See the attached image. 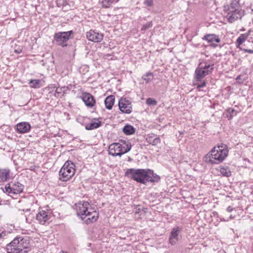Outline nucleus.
<instances>
[{"label": "nucleus", "instance_id": "nucleus-13", "mask_svg": "<svg viewBox=\"0 0 253 253\" xmlns=\"http://www.w3.org/2000/svg\"><path fill=\"white\" fill-rule=\"evenodd\" d=\"M86 38L91 42H101L104 38L103 34L96 32L94 30H90L86 34Z\"/></svg>", "mask_w": 253, "mask_h": 253}, {"label": "nucleus", "instance_id": "nucleus-28", "mask_svg": "<svg viewBox=\"0 0 253 253\" xmlns=\"http://www.w3.org/2000/svg\"><path fill=\"white\" fill-rule=\"evenodd\" d=\"M41 81L40 80H31L29 82L31 87L38 88L41 87Z\"/></svg>", "mask_w": 253, "mask_h": 253}, {"label": "nucleus", "instance_id": "nucleus-17", "mask_svg": "<svg viewBox=\"0 0 253 253\" xmlns=\"http://www.w3.org/2000/svg\"><path fill=\"white\" fill-rule=\"evenodd\" d=\"M203 39L211 43V45L214 47L217 46L216 44L214 43V42L219 43L220 42L218 36L215 34H207L204 37Z\"/></svg>", "mask_w": 253, "mask_h": 253}, {"label": "nucleus", "instance_id": "nucleus-19", "mask_svg": "<svg viewBox=\"0 0 253 253\" xmlns=\"http://www.w3.org/2000/svg\"><path fill=\"white\" fill-rule=\"evenodd\" d=\"M146 140L150 144L153 146L157 145L161 143V139L159 137H156L154 133L149 134L147 135Z\"/></svg>", "mask_w": 253, "mask_h": 253}, {"label": "nucleus", "instance_id": "nucleus-27", "mask_svg": "<svg viewBox=\"0 0 253 253\" xmlns=\"http://www.w3.org/2000/svg\"><path fill=\"white\" fill-rule=\"evenodd\" d=\"M249 36V34H241L237 39L236 41V43L238 45H241L245 41L247 40L248 36Z\"/></svg>", "mask_w": 253, "mask_h": 253}, {"label": "nucleus", "instance_id": "nucleus-6", "mask_svg": "<svg viewBox=\"0 0 253 253\" xmlns=\"http://www.w3.org/2000/svg\"><path fill=\"white\" fill-rule=\"evenodd\" d=\"M213 66L214 64H206L204 66L198 67L195 72L196 81L200 82L206 76L211 73L214 69Z\"/></svg>", "mask_w": 253, "mask_h": 253}, {"label": "nucleus", "instance_id": "nucleus-3", "mask_svg": "<svg viewBox=\"0 0 253 253\" xmlns=\"http://www.w3.org/2000/svg\"><path fill=\"white\" fill-rule=\"evenodd\" d=\"M28 245L26 238L17 236L6 245V250L7 253H26L29 251Z\"/></svg>", "mask_w": 253, "mask_h": 253}, {"label": "nucleus", "instance_id": "nucleus-5", "mask_svg": "<svg viewBox=\"0 0 253 253\" xmlns=\"http://www.w3.org/2000/svg\"><path fill=\"white\" fill-rule=\"evenodd\" d=\"M75 164L71 161H66L59 172V179L63 182L69 181L75 173Z\"/></svg>", "mask_w": 253, "mask_h": 253}, {"label": "nucleus", "instance_id": "nucleus-25", "mask_svg": "<svg viewBox=\"0 0 253 253\" xmlns=\"http://www.w3.org/2000/svg\"><path fill=\"white\" fill-rule=\"evenodd\" d=\"M68 89V87L67 86H64L62 87H58L56 88L55 92L54 93V96L56 97H58L60 96V95L63 93V94L66 93V91Z\"/></svg>", "mask_w": 253, "mask_h": 253}, {"label": "nucleus", "instance_id": "nucleus-21", "mask_svg": "<svg viewBox=\"0 0 253 253\" xmlns=\"http://www.w3.org/2000/svg\"><path fill=\"white\" fill-rule=\"evenodd\" d=\"M10 170L8 169H0V179L2 181H7L9 178Z\"/></svg>", "mask_w": 253, "mask_h": 253}, {"label": "nucleus", "instance_id": "nucleus-10", "mask_svg": "<svg viewBox=\"0 0 253 253\" xmlns=\"http://www.w3.org/2000/svg\"><path fill=\"white\" fill-rule=\"evenodd\" d=\"M82 220L86 224H88L95 222L99 217V213L96 211L90 208L85 214L82 216Z\"/></svg>", "mask_w": 253, "mask_h": 253}, {"label": "nucleus", "instance_id": "nucleus-35", "mask_svg": "<svg viewBox=\"0 0 253 253\" xmlns=\"http://www.w3.org/2000/svg\"><path fill=\"white\" fill-rule=\"evenodd\" d=\"M144 4L147 7H151L153 5V0H145Z\"/></svg>", "mask_w": 253, "mask_h": 253}, {"label": "nucleus", "instance_id": "nucleus-14", "mask_svg": "<svg viewBox=\"0 0 253 253\" xmlns=\"http://www.w3.org/2000/svg\"><path fill=\"white\" fill-rule=\"evenodd\" d=\"M81 98L88 108H92L96 104L94 97L89 93L86 92L82 93Z\"/></svg>", "mask_w": 253, "mask_h": 253}, {"label": "nucleus", "instance_id": "nucleus-32", "mask_svg": "<svg viewBox=\"0 0 253 253\" xmlns=\"http://www.w3.org/2000/svg\"><path fill=\"white\" fill-rule=\"evenodd\" d=\"M147 210V208H141L139 205H137L136 206L135 210L134 211L135 214H137L139 213L141 211H143L144 212H146Z\"/></svg>", "mask_w": 253, "mask_h": 253}, {"label": "nucleus", "instance_id": "nucleus-8", "mask_svg": "<svg viewBox=\"0 0 253 253\" xmlns=\"http://www.w3.org/2000/svg\"><path fill=\"white\" fill-rule=\"evenodd\" d=\"M24 185L16 182L12 184L8 183L5 186V192L8 194H18L23 191Z\"/></svg>", "mask_w": 253, "mask_h": 253}, {"label": "nucleus", "instance_id": "nucleus-38", "mask_svg": "<svg viewBox=\"0 0 253 253\" xmlns=\"http://www.w3.org/2000/svg\"><path fill=\"white\" fill-rule=\"evenodd\" d=\"M233 210V208L231 206L228 207L226 209L227 211H228V212H231Z\"/></svg>", "mask_w": 253, "mask_h": 253}, {"label": "nucleus", "instance_id": "nucleus-39", "mask_svg": "<svg viewBox=\"0 0 253 253\" xmlns=\"http://www.w3.org/2000/svg\"><path fill=\"white\" fill-rule=\"evenodd\" d=\"M124 150H126L125 146L121 144V152H123Z\"/></svg>", "mask_w": 253, "mask_h": 253}, {"label": "nucleus", "instance_id": "nucleus-31", "mask_svg": "<svg viewBox=\"0 0 253 253\" xmlns=\"http://www.w3.org/2000/svg\"><path fill=\"white\" fill-rule=\"evenodd\" d=\"M114 0H103L102 1V6L105 8L109 7L113 3Z\"/></svg>", "mask_w": 253, "mask_h": 253}, {"label": "nucleus", "instance_id": "nucleus-11", "mask_svg": "<svg viewBox=\"0 0 253 253\" xmlns=\"http://www.w3.org/2000/svg\"><path fill=\"white\" fill-rule=\"evenodd\" d=\"M182 230V228L175 226L172 228L169 238V243L172 246L175 245L179 240V235Z\"/></svg>", "mask_w": 253, "mask_h": 253}, {"label": "nucleus", "instance_id": "nucleus-29", "mask_svg": "<svg viewBox=\"0 0 253 253\" xmlns=\"http://www.w3.org/2000/svg\"><path fill=\"white\" fill-rule=\"evenodd\" d=\"M142 78L143 80L146 82V83H148L153 80V75L152 73L148 72L144 74Z\"/></svg>", "mask_w": 253, "mask_h": 253}, {"label": "nucleus", "instance_id": "nucleus-15", "mask_svg": "<svg viewBox=\"0 0 253 253\" xmlns=\"http://www.w3.org/2000/svg\"><path fill=\"white\" fill-rule=\"evenodd\" d=\"M108 153L113 156H121L123 155V153L121 152V144L119 143L111 144L109 146Z\"/></svg>", "mask_w": 253, "mask_h": 253}, {"label": "nucleus", "instance_id": "nucleus-26", "mask_svg": "<svg viewBox=\"0 0 253 253\" xmlns=\"http://www.w3.org/2000/svg\"><path fill=\"white\" fill-rule=\"evenodd\" d=\"M237 114V111L233 108H229L227 110L226 116L229 120H231Z\"/></svg>", "mask_w": 253, "mask_h": 253}, {"label": "nucleus", "instance_id": "nucleus-24", "mask_svg": "<svg viewBox=\"0 0 253 253\" xmlns=\"http://www.w3.org/2000/svg\"><path fill=\"white\" fill-rule=\"evenodd\" d=\"M220 172L224 176L229 177L231 175V171L228 166H222L220 167Z\"/></svg>", "mask_w": 253, "mask_h": 253}, {"label": "nucleus", "instance_id": "nucleus-43", "mask_svg": "<svg viewBox=\"0 0 253 253\" xmlns=\"http://www.w3.org/2000/svg\"><path fill=\"white\" fill-rule=\"evenodd\" d=\"M247 34H250V31H249V32Z\"/></svg>", "mask_w": 253, "mask_h": 253}, {"label": "nucleus", "instance_id": "nucleus-7", "mask_svg": "<svg viewBox=\"0 0 253 253\" xmlns=\"http://www.w3.org/2000/svg\"><path fill=\"white\" fill-rule=\"evenodd\" d=\"M73 33L72 31L55 33L53 37L54 41L57 45L65 47L67 45V41L71 39V36Z\"/></svg>", "mask_w": 253, "mask_h": 253}, {"label": "nucleus", "instance_id": "nucleus-44", "mask_svg": "<svg viewBox=\"0 0 253 253\" xmlns=\"http://www.w3.org/2000/svg\"><path fill=\"white\" fill-rule=\"evenodd\" d=\"M119 0H116V2H118Z\"/></svg>", "mask_w": 253, "mask_h": 253}, {"label": "nucleus", "instance_id": "nucleus-30", "mask_svg": "<svg viewBox=\"0 0 253 253\" xmlns=\"http://www.w3.org/2000/svg\"><path fill=\"white\" fill-rule=\"evenodd\" d=\"M123 145H125L126 150L123 151V154L129 151L131 148V144L128 142H126V140H122Z\"/></svg>", "mask_w": 253, "mask_h": 253}, {"label": "nucleus", "instance_id": "nucleus-33", "mask_svg": "<svg viewBox=\"0 0 253 253\" xmlns=\"http://www.w3.org/2000/svg\"><path fill=\"white\" fill-rule=\"evenodd\" d=\"M152 25H153L152 22V21L149 22L147 23H146V24H144L142 26L141 30V31H146V30L150 29V28H151L152 27Z\"/></svg>", "mask_w": 253, "mask_h": 253}, {"label": "nucleus", "instance_id": "nucleus-36", "mask_svg": "<svg viewBox=\"0 0 253 253\" xmlns=\"http://www.w3.org/2000/svg\"><path fill=\"white\" fill-rule=\"evenodd\" d=\"M206 85V82L205 81H203L202 83L197 85V88H200L203 87L205 86Z\"/></svg>", "mask_w": 253, "mask_h": 253}, {"label": "nucleus", "instance_id": "nucleus-41", "mask_svg": "<svg viewBox=\"0 0 253 253\" xmlns=\"http://www.w3.org/2000/svg\"><path fill=\"white\" fill-rule=\"evenodd\" d=\"M4 234V233L3 232H2V233L0 232V239L3 237Z\"/></svg>", "mask_w": 253, "mask_h": 253}, {"label": "nucleus", "instance_id": "nucleus-12", "mask_svg": "<svg viewBox=\"0 0 253 253\" xmlns=\"http://www.w3.org/2000/svg\"><path fill=\"white\" fill-rule=\"evenodd\" d=\"M89 207L90 205L87 202H80L76 204L75 209L77 215L82 219L83 218L82 216H84L89 210Z\"/></svg>", "mask_w": 253, "mask_h": 253}, {"label": "nucleus", "instance_id": "nucleus-22", "mask_svg": "<svg viewBox=\"0 0 253 253\" xmlns=\"http://www.w3.org/2000/svg\"><path fill=\"white\" fill-rule=\"evenodd\" d=\"M123 132L126 135H131L135 133V128L130 125H126L123 128Z\"/></svg>", "mask_w": 253, "mask_h": 253}, {"label": "nucleus", "instance_id": "nucleus-40", "mask_svg": "<svg viewBox=\"0 0 253 253\" xmlns=\"http://www.w3.org/2000/svg\"><path fill=\"white\" fill-rule=\"evenodd\" d=\"M241 75H239L237 77L236 80L237 81H239L240 79H241Z\"/></svg>", "mask_w": 253, "mask_h": 253}, {"label": "nucleus", "instance_id": "nucleus-18", "mask_svg": "<svg viewBox=\"0 0 253 253\" xmlns=\"http://www.w3.org/2000/svg\"><path fill=\"white\" fill-rule=\"evenodd\" d=\"M17 131L22 133L28 132L31 127V125L27 122H21L16 125Z\"/></svg>", "mask_w": 253, "mask_h": 253}, {"label": "nucleus", "instance_id": "nucleus-37", "mask_svg": "<svg viewBox=\"0 0 253 253\" xmlns=\"http://www.w3.org/2000/svg\"><path fill=\"white\" fill-rule=\"evenodd\" d=\"M240 49L241 50H242L243 51H244L245 52H247L250 54H252L253 53V50H252V49H245V48L242 49L241 48H240Z\"/></svg>", "mask_w": 253, "mask_h": 253}, {"label": "nucleus", "instance_id": "nucleus-16", "mask_svg": "<svg viewBox=\"0 0 253 253\" xmlns=\"http://www.w3.org/2000/svg\"><path fill=\"white\" fill-rule=\"evenodd\" d=\"M50 219L48 212L44 211H39L36 215V219L38 221L39 223L41 224H45Z\"/></svg>", "mask_w": 253, "mask_h": 253}, {"label": "nucleus", "instance_id": "nucleus-20", "mask_svg": "<svg viewBox=\"0 0 253 253\" xmlns=\"http://www.w3.org/2000/svg\"><path fill=\"white\" fill-rule=\"evenodd\" d=\"M115 96L114 95H109L106 98L104 101V103L106 108L108 110H111L114 104Z\"/></svg>", "mask_w": 253, "mask_h": 253}, {"label": "nucleus", "instance_id": "nucleus-34", "mask_svg": "<svg viewBox=\"0 0 253 253\" xmlns=\"http://www.w3.org/2000/svg\"><path fill=\"white\" fill-rule=\"evenodd\" d=\"M157 103V101L153 99V98H148L147 100H146V104L149 105H156Z\"/></svg>", "mask_w": 253, "mask_h": 253}, {"label": "nucleus", "instance_id": "nucleus-2", "mask_svg": "<svg viewBox=\"0 0 253 253\" xmlns=\"http://www.w3.org/2000/svg\"><path fill=\"white\" fill-rule=\"evenodd\" d=\"M227 146L223 143L214 147L204 157V161L211 164H218L223 162L228 154Z\"/></svg>", "mask_w": 253, "mask_h": 253}, {"label": "nucleus", "instance_id": "nucleus-42", "mask_svg": "<svg viewBox=\"0 0 253 253\" xmlns=\"http://www.w3.org/2000/svg\"><path fill=\"white\" fill-rule=\"evenodd\" d=\"M229 218L230 219H232L233 217L231 215Z\"/></svg>", "mask_w": 253, "mask_h": 253}, {"label": "nucleus", "instance_id": "nucleus-1", "mask_svg": "<svg viewBox=\"0 0 253 253\" xmlns=\"http://www.w3.org/2000/svg\"><path fill=\"white\" fill-rule=\"evenodd\" d=\"M125 176L130 177L136 182L144 184L148 182H157L160 179L159 176L149 169H127L125 172Z\"/></svg>", "mask_w": 253, "mask_h": 253}, {"label": "nucleus", "instance_id": "nucleus-4", "mask_svg": "<svg viewBox=\"0 0 253 253\" xmlns=\"http://www.w3.org/2000/svg\"><path fill=\"white\" fill-rule=\"evenodd\" d=\"M225 17L230 23H233L238 19H241L243 15L240 5L238 1L232 0L229 4L224 6Z\"/></svg>", "mask_w": 253, "mask_h": 253}, {"label": "nucleus", "instance_id": "nucleus-23", "mask_svg": "<svg viewBox=\"0 0 253 253\" xmlns=\"http://www.w3.org/2000/svg\"><path fill=\"white\" fill-rule=\"evenodd\" d=\"M101 122H92L88 124H86L85 128L86 130H92L99 127L101 126Z\"/></svg>", "mask_w": 253, "mask_h": 253}, {"label": "nucleus", "instance_id": "nucleus-9", "mask_svg": "<svg viewBox=\"0 0 253 253\" xmlns=\"http://www.w3.org/2000/svg\"><path fill=\"white\" fill-rule=\"evenodd\" d=\"M119 107L120 111L126 114L132 112V104L131 101L125 97H122L119 101Z\"/></svg>", "mask_w": 253, "mask_h": 253}]
</instances>
